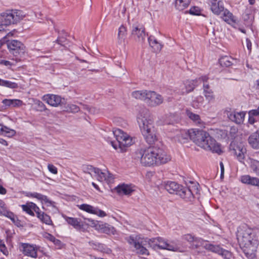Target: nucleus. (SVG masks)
Returning a JSON list of instances; mask_svg holds the SVG:
<instances>
[{
  "instance_id": "nucleus-33",
  "label": "nucleus",
  "mask_w": 259,
  "mask_h": 259,
  "mask_svg": "<svg viewBox=\"0 0 259 259\" xmlns=\"http://www.w3.org/2000/svg\"><path fill=\"white\" fill-rule=\"evenodd\" d=\"M198 80L197 79L187 81L185 83L186 92L187 93L193 91L195 88L197 86Z\"/></svg>"
},
{
  "instance_id": "nucleus-6",
  "label": "nucleus",
  "mask_w": 259,
  "mask_h": 259,
  "mask_svg": "<svg viewBox=\"0 0 259 259\" xmlns=\"http://www.w3.org/2000/svg\"><path fill=\"white\" fill-rule=\"evenodd\" d=\"M163 186L169 193L178 195L186 201H190L193 198V194L189 188L183 187L175 182H164Z\"/></svg>"
},
{
  "instance_id": "nucleus-39",
  "label": "nucleus",
  "mask_w": 259,
  "mask_h": 259,
  "mask_svg": "<svg viewBox=\"0 0 259 259\" xmlns=\"http://www.w3.org/2000/svg\"><path fill=\"white\" fill-rule=\"evenodd\" d=\"M250 167L253 171L259 176V161L251 159Z\"/></svg>"
},
{
  "instance_id": "nucleus-18",
  "label": "nucleus",
  "mask_w": 259,
  "mask_h": 259,
  "mask_svg": "<svg viewBox=\"0 0 259 259\" xmlns=\"http://www.w3.org/2000/svg\"><path fill=\"white\" fill-rule=\"evenodd\" d=\"M248 143L254 149H259V127L254 133H252L248 138Z\"/></svg>"
},
{
  "instance_id": "nucleus-31",
  "label": "nucleus",
  "mask_w": 259,
  "mask_h": 259,
  "mask_svg": "<svg viewBox=\"0 0 259 259\" xmlns=\"http://www.w3.org/2000/svg\"><path fill=\"white\" fill-rule=\"evenodd\" d=\"M150 241L155 242V246L159 249H165L167 246V243L163 240L161 238L150 239Z\"/></svg>"
},
{
  "instance_id": "nucleus-63",
  "label": "nucleus",
  "mask_w": 259,
  "mask_h": 259,
  "mask_svg": "<svg viewBox=\"0 0 259 259\" xmlns=\"http://www.w3.org/2000/svg\"><path fill=\"white\" fill-rule=\"evenodd\" d=\"M203 92L204 91H209V90H211V89H210L209 88V85L208 84H205V83H204L203 84Z\"/></svg>"
},
{
  "instance_id": "nucleus-54",
  "label": "nucleus",
  "mask_w": 259,
  "mask_h": 259,
  "mask_svg": "<svg viewBox=\"0 0 259 259\" xmlns=\"http://www.w3.org/2000/svg\"><path fill=\"white\" fill-rule=\"evenodd\" d=\"M250 185L259 187V179L252 177Z\"/></svg>"
},
{
  "instance_id": "nucleus-11",
  "label": "nucleus",
  "mask_w": 259,
  "mask_h": 259,
  "mask_svg": "<svg viewBox=\"0 0 259 259\" xmlns=\"http://www.w3.org/2000/svg\"><path fill=\"white\" fill-rule=\"evenodd\" d=\"M146 103L152 107H156L161 104L163 102V97L153 91H148Z\"/></svg>"
},
{
  "instance_id": "nucleus-28",
  "label": "nucleus",
  "mask_w": 259,
  "mask_h": 259,
  "mask_svg": "<svg viewBox=\"0 0 259 259\" xmlns=\"http://www.w3.org/2000/svg\"><path fill=\"white\" fill-rule=\"evenodd\" d=\"M223 12L224 13L222 18L225 22L229 24L236 22L234 16L228 10H224Z\"/></svg>"
},
{
  "instance_id": "nucleus-27",
  "label": "nucleus",
  "mask_w": 259,
  "mask_h": 259,
  "mask_svg": "<svg viewBox=\"0 0 259 259\" xmlns=\"http://www.w3.org/2000/svg\"><path fill=\"white\" fill-rule=\"evenodd\" d=\"M126 36V29L121 25L118 29V43L120 45L124 42V40Z\"/></svg>"
},
{
  "instance_id": "nucleus-60",
  "label": "nucleus",
  "mask_w": 259,
  "mask_h": 259,
  "mask_svg": "<svg viewBox=\"0 0 259 259\" xmlns=\"http://www.w3.org/2000/svg\"><path fill=\"white\" fill-rule=\"evenodd\" d=\"M0 250L5 255H7L8 254V251L5 245V247L0 248Z\"/></svg>"
},
{
  "instance_id": "nucleus-14",
  "label": "nucleus",
  "mask_w": 259,
  "mask_h": 259,
  "mask_svg": "<svg viewBox=\"0 0 259 259\" xmlns=\"http://www.w3.org/2000/svg\"><path fill=\"white\" fill-rule=\"evenodd\" d=\"M132 35L134 39L140 42H143L145 39L146 34L145 32V28L137 26H133Z\"/></svg>"
},
{
  "instance_id": "nucleus-19",
  "label": "nucleus",
  "mask_w": 259,
  "mask_h": 259,
  "mask_svg": "<svg viewBox=\"0 0 259 259\" xmlns=\"http://www.w3.org/2000/svg\"><path fill=\"white\" fill-rule=\"evenodd\" d=\"M95 176L97 177V179L101 182L105 181L107 183H110L113 180V176L108 171L107 172H103L100 169L99 173H96Z\"/></svg>"
},
{
  "instance_id": "nucleus-56",
  "label": "nucleus",
  "mask_w": 259,
  "mask_h": 259,
  "mask_svg": "<svg viewBox=\"0 0 259 259\" xmlns=\"http://www.w3.org/2000/svg\"><path fill=\"white\" fill-rule=\"evenodd\" d=\"M165 249L171 251H176L177 250V247L167 243V246Z\"/></svg>"
},
{
  "instance_id": "nucleus-10",
  "label": "nucleus",
  "mask_w": 259,
  "mask_h": 259,
  "mask_svg": "<svg viewBox=\"0 0 259 259\" xmlns=\"http://www.w3.org/2000/svg\"><path fill=\"white\" fill-rule=\"evenodd\" d=\"M5 44H6L10 52L15 56H16L17 54H23L24 52V45L18 40H11L5 42Z\"/></svg>"
},
{
  "instance_id": "nucleus-17",
  "label": "nucleus",
  "mask_w": 259,
  "mask_h": 259,
  "mask_svg": "<svg viewBox=\"0 0 259 259\" xmlns=\"http://www.w3.org/2000/svg\"><path fill=\"white\" fill-rule=\"evenodd\" d=\"M210 9L215 15H219L224 10L223 3L219 0H209Z\"/></svg>"
},
{
  "instance_id": "nucleus-13",
  "label": "nucleus",
  "mask_w": 259,
  "mask_h": 259,
  "mask_svg": "<svg viewBox=\"0 0 259 259\" xmlns=\"http://www.w3.org/2000/svg\"><path fill=\"white\" fill-rule=\"evenodd\" d=\"M21 247L23 253L25 255L35 258L37 257L38 248L36 245H31L28 243H22Z\"/></svg>"
},
{
  "instance_id": "nucleus-35",
  "label": "nucleus",
  "mask_w": 259,
  "mask_h": 259,
  "mask_svg": "<svg viewBox=\"0 0 259 259\" xmlns=\"http://www.w3.org/2000/svg\"><path fill=\"white\" fill-rule=\"evenodd\" d=\"M31 196L36 198L37 199L41 200V201H44L45 203H48L50 204H52V202L48 199L47 197L45 195H42L41 194L38 193H33L31 194Z\"/></svg>"
},
{
  "instance_id": "nucleus-29",
  "label": "nucleus",
  "mask_w": 259,
  "mask_h": 259,
  "mask_svg": "<svg viewBox=\"0 0 259 259\" xmlns=\"http://www.w3.org/2000/svg\"><path fill=\"white\" fill-rule=\"evenodd\" d=\"M234 59L229 56H224L219 59V63L222 67H229L233 63Z\"/></svg>"
},
{
  "instance_id": "nucleus-2",
  "label": "nucleus",
  "mask_w": 259,
  "mask_h": 259,
  "mask_svg": "<svg viewBox=\"0 0 259 259\" xmlns=\"http://www.w3.org/2000/svg\"><path fill=\"white\" fill-rule=\"evenodd\" d=\"M184 139L189 137L198 146L207 150L212 151L221 155L223 153L221 145L212 138L206 132L198 129H192L188 132V134L185 133Z\"/></svg>"
},
{
  "instance_id": "nucleus-12",
  "label": "nucleus",
  "mask_w": 259,
  "mask_h": 259,
  "mask_svg": "<svg viewBox=\"0 0 259 259\" xmlns=\"http://www.w3.org/2000/svg\"><path fill=\"white\" fill-rule=\"evenodd\" d=\"M42 100L50 105L54 107H57L59 105H62L63 104V100H64L60 96L53 94L44 95L42 97Z\"/></svg>"
},
{
  "instance_id": "nucleus-21",
  "label": "nucleus",
  "mask_w": 259,
  "mask_h": 259,
  "mask_svg": "<svg viewBox=\"0 0 259 259\" xmlns=\"http://www.w3.org/2000/svg\"><path fill=\"white\" fill-rule=\"evenodd\" d=\"M65 221L70 225L72 226L75 229L80 230L83 227V225L80 224L78 219L74 218H70L66 215H63Z\"/></svg>"
},
{
  "instance_id": "nucleus-49",
  "label": "nucleus",
  "mask_w": 259,
  "mask_h": 259,
  "mask_svg": "<svg viewBox=\"0 0 259 259\" xmlns=\"http://www.w3.org/2000/svg\"><path fill=\"white\" fill-rule=\"evenodd\" d=\"M248 115L252 117L259 115V105L256 109H253L248 112Z\"/></svg>"
},
{
  "instance_id": "nucleus-5",
  "label": "nucleus",
  "mask_w": 259,
  "mask_h": 259,
  "mask_svg": "<svg viewBox=\"0 0 259 259\" xmlns=\"http://www.w3.org/2000/svg\"><path fill=\"white\" fill-rule=\"evenodd\" d=\"M183 239L189 242H198L204 248L213 252L222 255L225 259H231L232 253L230 251L221 248L219 245H214L209 243L208 241L201 239L195 238L190 234H186L183 236Z\"/></svg>"
},
{
  "instance_id": "nucleus-55",
  "label": "nucleus",
  "mask_w": 259,
  "mask_h": 259,
  "mask_svg": "<svg viewBox=\"0 0 259 259\" xmlns=\"http://www.w3.org/2000/svg\"><path fill=\"white\" fill-rule=\"evenodd\" d=\"M256 120L254 117L249 116L248 117V123L251 125H254L256 122Z\"/></svg>"
},
{
  "instance_id": "nucleus-1",
  "label": "nucleus",
  "mask_w": 259,
  "mask_h": 259,
  "mask_svg": "<svg viewBox=\"0 0 259 259\" xmlns=\"http://www.w3.org/2000/svg\"><path fill=\"white\" fill-rule=\"evenodd\" d=\"M135 158L140 160L144 166L164 164L170 159V157L161 148L156 146H149L145 149L137 150Z\"/></svg>"
},
{
  "instance_id": "nucleus-51",
  "label": "nucleus",
  "mask_w": 259,
  "mask_h": 259,
  "mask_svg": "<svg viewBox=\"0 0 259 259\" xmlns=\"http://www.w3.org/2000/svg\"><path fill=\"white\" fill-rule=\"evenodd\" d=\"M31 205L32 206V210L35 212L37 217H38V213L42 212V211L40 210L39 207L37 206L35 203L31 202Z\"/></svg>"
},
{
  "instance_id": "nucleus-59",
  "label": "nucleus",
  "mask_w": 259,
  "mask_h": 259,
  "mask_svg": "<svg viewBox=\"0 0 259 259\" xmlns=\"http://www.w3.org/2000/svg\"><path fill=\"white\" fill-rule=\"evenodd\" d=\"M128 242L131 244H134V247H135L136 244H139V242H137L133 238L130 237L128 240Z\"/></svg>"
},
{
  "instance_id": "nucleus-45",
  "label": "nucleus",
  "mask_w": 259,
  "mask_h": 259,
  "mask_svg": "<svg viewBox=\"0 0 259 259\" xmlns=\"http://www.w3.org/2000/svg\"><path fill=\"white\" fill-rule=\"evenodd\" d=\"M66 111L72 112V113H77L78 112L80 109L78 106L74 104H68L66 107Z\"/></svg>"
},
{
  "instance_id": "nucleus-34",
  "label": "nucleus",
  "mask_w": 259,
  "mask_h": 259,
  "mask_svg": "<svg viewBox=\"0 0 259 259\" xmlns=\"http://www.w3.org/2000/svg\"><path fill=\"white\" fill-rule=\"evenodd\" d=\"M5 216L9 218L16 225L17 227H22L21 222L18 218L13 213L10 211H8Z\"/></svg>"
},
{
  "instance_id": "nucleus-57",
  "label": "nucleus",
  "mask_w": 259,
  "mask_h": 259,
  "mask_svg": "<svg viewBox=\"0 0 259 259\" xmlns=\"http://www.w3.org/2000/svg\"><path fill=\"white\" fill-rule=\"evenodd\" d=\"M246 45L248 50L250 52L251 50V42L248 38L246 39Z\"/></svg>"
},
{
  "instance_id": "nucleus-46",
  "label": "nucleus",
  "mask_w": 259,
  "mask_h": 259,
  "mask_svg": "<svg viewBox=\"0 0 259 259\" xmlns=\"http://www.w3.org/2000/svg\"><path fill=\"white\" fill-rule=\"evenodd\" d=\"M8 211L4 202L0 200V214L5 215Z\"/></svg>"
},
{
  "instance_id": "nucleus-3",
  "label": "nucleus",
  "mask_w": 259,
  "mask_h": 259,
  "mask_svg": "<svg viewBox=\"0 0 259 259\" xmlns=\"http://www.w3.org/2000/svg\"><path fill=\"white\" fill-rule=\"evenodd\" d=\"M142 135L149 144H153L156 141V131L154 125V120L146 108L141 109L137 117Z\"/></svg>"
},
{
  "instance_id": "nucleus-16",
  "label": "nucleus",
  "mask_w": 259,
  "mask_h": 259,
  "mask_svg": "<svg viewBox=\"0 0 259 259\" xmlns=\"http://www.w3.org/2000/svg\"><path fill=\"white\" fill-rule=\"evenodd\" d=\"M79 208L89 213L97 214L101 217H104L106 215V213L104 211L89 204H82L80 205Z\"/></svg>"
},
{
  "instance_id": "nucleus-20",
  "label": "nucleus",
  "mask_w": 259,
  "mask_h": 259,
  "mask_svg": "<svg viewBox=\"0 0 259 259\" xmlns=\"http://www.w3.org/2000/svg\"><path fill=\"white\" fill-rule=\"evenodd\" d=\"M148 41L149 45L153 49L155 52H159L161 51L162 45L153 36H150L148 37Z\"/></svg>"
},
{
  "instance_id": "nucleus-48",
  "label": "nucleus",
  "mask_w": 259,
  "mask_h": 259,
  "mask_svg": "<svg viewBox=\"0 0 259 259\" xmlns=\"http://www.w3.org/2000/svg\"><path fill=\"white\" fill-rule=\"evenodd\" d=\"M190 14L194 15H199L200 13V11L198 7H194L189 10Z\"/></svg>"
},
{
  "instance_id": "nucleus-8",
  "label": "nucleus",
  "mask_w": 259,
  "mask_h": 259,
  "mask_svg": "<svg viewBox=\"0 0 259 259\" xmlns=\"http://www.w3.org/2000/svg\"><path fill=\"white\" fill-rule=\"evenodd\" d=\"M23 18L22 12L17 10H9L2 13L0 15V24L8 26L18 23Z\"/></svg>"
},
{
  "instance_id": "nucleus-4",
  "label": "nucleus",
  "mask_w": 259,
  "mask_h": 259,
  "mask_svg": "<svg viewBox=\"0 0 259 259\" xmlns=\"http://www.w3.org/2000/svg\"><path fill=\"white\" fill-rule=\"evenodd\" d=\"M259 233L258 230L248 229L244 231H238L237 237L239 245L243 248L244 253L247 257L252 255L254 257V252L256 251L259 244L257 234Z\"/></svg>"
},
{
  "instance_id": "nucleus-58",
  "label": "nucleus",
  "mask_w": 259,
  "mask_h": 259,
  "mask_svg": "<svg viewBox=\"0 0 259 259\" xmlns=\"http://www.w3.org/2000/svg\"><path fill=\"white\" fill-rule=\"evenodd\" d=\"M220 167H221V179H223L224 178V166L223 163L222 162H220Z\"/></svg>"
},
{
  "instance_id": "nucleus-38",
  "label": "nucleus",
  "mask_w": 259,
  "mask_h": 259,
  "mask_svg": "<svg viewBox=\"0 0 259 259\" xmlns=\"http://www.w3.org/2000/svg\"><path fill=\"white\" fill-rule=\"evenodd\" d=\"M135 248L137 250V253L142 255L149 254V252L148 250L140 243L135 244Z\"/></svg>"
},
{
  "instance_id": "nucleus-23",
  "label": "nucleus",
  "mask_w": 259,
  "mask_h": 259,
  "mask_svg": "<svg viewBox=\"0 0 259 259\" xmlns=\"http://www.w3.org/2000/svg\"><path fill=\"white\" fill-rule=\"evenodd\" d=\"M187 115L196 124L200 127L204 126V123L201 120L199 115L194 114L190 111H187Z\"/></svg>"
},
{
  "instance_id": "nucleus-7",
  "label": "nucleus",
  "mask_w": 259,
  "mask_h": 259,
  "mask_svg": "<svg viewBox=\"0 0 259 259\" xmlns=\"http://www.w3.org/2000/svg\"><path fill=\"white\" fill-rule=\"evenodd\" d=\"M116 138V141H111V144L115 149L118 147L120 151H126L127 148L132 144V139L126 133L120 129H116L112 134Z\"/></svg>"
},
{
  "instance_id": "nucleus-44",
  "label": "nucleus",
  "mask_w": 259,
  "mask_h": 259,
  "mask_svg": "<svg viewBox=\"0 0 259 259\" xmlns=\"http://www.w3.org/2000/svg\"><path fill=\"white\" fill-rule=\"evenodd\" d=\"M34 105L36 106V108L37 111L42 112L47 109L45 105L39 100H36L34 101Z\"/></svg>"
},
{
  "instance_id": "nucleus-42",
  "label": "nucleus",
  "mask_w": 259,
  "mask_h": 259,
  "mask_svg": "<svg viewBox=\"0 0 259 259\" xmlns=\"http://www.w3.org/2000/svg\"><path fill=\"white\" fill-rule=\"evenodd\" d=\"M16 30L14 29L13 31L9 32L7 34L6 36L3 37L1 40H0V48L5 44V42H7L8 41H10L8 39V38L10 37H12L14 35V33H15Z\"/></svg>"
},
{
  "instance_id": "nucleus-36",
  "label": "nucleus",
  "mask_w": 259,
  "mask_h": 259,
  "mask_svg": "<svg viewBox=\"0 0 259 259\" xmlns=\"http://www.w3.org/2000/svg\"><path fill=\"white\" fill-rule=\"evenodd\" d=\"M0 85L6 87L11 89H16L18 88L17 83L1 79H0Z\"/></svg>"
},
{
  "instance_id": "nucleus-15",
  "label": "nucleus",
  "mask_w": 259,
  "mask_h": 259,
  "mask_svg": "<svg viewBox=\"0 0 259 259\" xmlns=\"http://www.w3.org/2000/svg\"><path fill=\"white\" fill-rule=\"evenodd\" d=\"M227 114L230 120L236 124H241L244 121L245 113L244 112L228 111Z\"/></svg>"
},
{
  "instance_id": "nucleus-43",
  "label": "nucleus",
  "mask_w": 259,
  "mask_h": 259,
  "mask_svg": "<svg viewBox=\"0 0 259 259\" xmlns=\"http://www.w3.org/2000/svg\"><path fill=\"white\" fill-rule=\"evenodd\" d=\"M22 207L23 210L32 216L34 215V213L32 210V206L31 205V203H27L25 205H22Z\"/></svg>"
},
{
  "instance_id": "nucleus-26",
  "label": "nucleus",
  "mask_w": 259,
  "mask_h": 259,
  "mask_svg": "<svg viewBox=\"0 0 259 259\" xmlns=\"http://www.w3.org/2000/svg\"><path fill=\"white\" fill-rule=\"evenodd\" d=\"M116 189L118 194L122 193L125 195H130L134 191L130 186L124 184L119 185Z\"/></svg>"
},
{
  "instance_id": "nucleus-47",
  "label": "nucleus",
  "mask_w": 259,
  "mask_h": 259,
  "mask_svg": "<svg viewBox=\"0 0 259 259\" xmlns=\"http://www.w3.org/2000/svg\"><path fill=\"white\" fill-rule=\"evenodd\" d=\"M252 177L249 175L243 176L241 178V181L243 183L250 185Z\"/></svg>"
},
{
  "instance_id": "nucleus-30",
  "label": "nucleus",
  "mask_w": 259,
  "mask_h": 259,
  "mask_svg": "<svg viewBox=\"0 0 259 259\" xmlns=\"http://www.w3.org/2000/svg\"><path fill=\"white\" fill-rule=\"evenodd\" d=\"M37 218L42 223H45L46 225H53L51 217L44 212H42V213H38Z\"/></svg>"
},
{
  "instance_id": "nucleus-37",
  "label": "nucleus",
  "mask_w": 259,
  "mask_h": 259,
  "mask_svg": "<svg viewBox=\"0 0 259 259\" xmlns=\"http://www.w3.org/2000/svg\"><path fill=\"white\" fill-rule=\"evenodd\" d=\"M204 101V98L201 96H199L195 98L192 101V106L195 108H199Z\"/></svg>"
},
{
  "instance_id": "nucleus-61",
  "label": "nucleus",
  "mask_w": 259,
  "mask_h": 259,
  "mask_svg": "<svg viewBox=\"0 0 259 259\" xmlns=\"http://www.w3.org/2000/svg\"><path fill=\"white\" fill-rule=\"evenodd\" d=\"M0 64H3L5 66H9L11 65V63L10 61L6 60H0Z\"/></svg>"
},
{
  "instance_id": "nucleus-53",
  "label": "nucleus",
  "mask_w": 259,
  "mask_h": 259,
  "mask_svg": "<svg viewBox=\"0 0 259 259\" xmlns=\"http://www.w3.org/2000/svg\"><path fill=\"white\" fill-rule=\"evenodd\" d=\"M83 105V108L84 110H88L89 112H91V113L94 114L95 113V108L94 107H91L87 105Z\"/></svg>"
},
{
  "instance_id": "nucleus-24",
  "label": "nucleus",
  "mask_w": 259,
  "mask_h": 259,
  "mask_svg": "<svg viewBox=\"0 0 259 259\" xmlns=\"http://www.w3.org/2000/svg\"><path fill=\"white\" fill-rule=\"evenodd\" d=\"M148 91H136L133 92L132 96L133 98L144 101L145 102L147 99Z\"/></svg>"
},
{
  "instance_id": "nucleus-32",
  "label": "nucleus",
  "mask_w": 259,
  "mask_h": 259,
  "mask_svg": "<svg viewBox=\"0 0 259 259\" xmlns=\"http://www.w3.org/2000/svg\"><path fill=\"white\" fill-rule=\"evenodd\" d=\"M83 171L84 173L90 174L91 176H93L92 173L94 174V176L96 173H99L100 172V169L98 168L94 167L92 165H85L83 167Z\"/></svg>"
},
{
  "instance_id": "nucleus-40",
  "label": "nucleus",
  "mask_w": 259,
  "mask_h": 259,
  "mask_svg": "<svg viewBox=\"0 0 259 259\" xmlns=\"http://www.w3.org/2000/svg\"><path fill=\"white\" fill-rule=\"evenodd\" d=\"M203 94L206 99L209 103L214 101L215 97L213 95V92L212 90L209 91H204L203 92Z\"/></svg>"
},
{
  "instance_id": "nucleus-50",
  "label": "nucleus",
  "mask_w": 259,
  "mask_h": 259,
  "mask_svg": "<svg viewBox=\"0 0 259 259\" xmlns=\"http://www.w3.org/2000/svg\"><path fill=\"white\" fill-rule=\"evenodd\" d=\"M49 171L53 174H57L58 172L57 168L53 164H49L48 165Z\"/></svg>"
},
{
  "instance_id": "nucleus-9",
  "label": "nucleus",
  "mask_w": 259,
  "mask_h": 259,
  "mask_svg": "<svg viewBox=\"0 0 259 259\" xmlns=\"http://www.w3.org/2000/svg\"><path fill=\"white\" fill-rule=\"evenodd\" d=\"M229 149L231 153L235 155L239 161L243 162L245 158L246 149L241 143L238 144L232 142L230 145Z\"/></svg>"
},
{
  "instance_id": "nucleus-52",
  "label": "nucleus",
  "mask_w": 259,
  "mask_h": 259,
  "mask_svg": "<svg viewBox=\"0 0 259 259\" xmlns=\"http://www.w3.org/2000/svg\"><path fill=\"white\" fill-rule=\"evenodd\" d=\"M66 41L67 40L65 38L59 37L55 41V42L62 46H64V44Z\"/></svg>"
},
{
  "instance_id": "nucleus-22",
  "label": "nucleus",
  "mask_w": 259,
  "mask_h": 259,
  "mask_svg": "<svg viewBox=\"0 0 259 259\" xmlns=\"http://www.w3.org/2000/svg\"><path fill=\"white\" fill-rule=\"evenodd\" d=\"M2 103L6 107H19L22 104V101L18 99H4L2 101Z\"/></svg>"
},
{
  "instance_id": "nucleus-64",
  "label": "nucleus",
  "mask_w": 259,
  "mask_h": 259,
  "mask_svg": "<svg viewBox=\"0 0 259 259\" xmlns=\"http://www.w3.org/2000/svg\"><path fill=\"white\" fill-rule=\"evenodd\" d=\"M199 79H201L202 81L205 82L207 81V80L208 79V77L206 75L202 76L200 78H199Z\"/></svg>"
},
{
  "instance_id": "nucleus-25",
  "label": "nucleus",
  "mask_w": 259,
  "mask_h": 259,
  "mask_svg": "<svg viewBox=\"0 0 259 259\" xmlns=\"http://www.w3.org/2000/svg\"><path fill=\"white\" fill-rule=\"evenodd\" d=\"M15 134L16 131L15 130L0 124V135L10 138L15 136Z\"/></svg>"
},
{
  "instance_id": "nucleus-62",
  "label": "nucleus",
  "mask_w": 259,
  "mask_h": 259,
  "mask_svg": "<svg viewBox=\"0 0 259 259\" xmlns=\"http://www.w3.org/2000/svg\"><path fill=\"white\" fill-rule=\"evenodd\" d=\"M7 193L6 189L2 185H0V194H5Z\"/></svg>"
},
{
  "instance_id": "nucleus-41",
  "label": "nucleus",
  "mask_w": 259,
  "mask_h": 259,
  "mask_svg": "<svg viewBox=\"0 0 259 259\" xmlns=\"http://www.w3.org/2000/svg\"><path fill=\"white\" fill-rule=\"evenodd\" d=\"M189 4L183 3V0H176L175 1V7L176 9L179 11H182L186 8Z\"/></svg>"
}]
</instances>
